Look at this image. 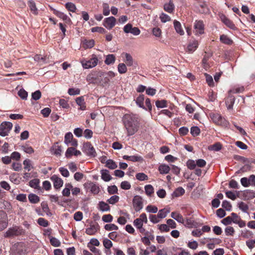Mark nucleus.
<instances>
[{
    "label": "nucleus",
    "mask_w": 255,
    "mask_h": 255,
    "mask_svg": "<svg viewBox=\"0 0 255 255\" xmlns=\"http://www.w3.org/2000/svg\"><path fill=\"white\" fill-rule=\"evenodd\" d=\"M123 122L127 131V135L131 136L138 130L139 122L138 118L132 114H126L123 118Z\"/></svg>",
    "instance_id": "1"
},
{
    "label": "nucleus",
    "mask_w": 255,
    "mask_h": 255,
    "mask_svg": "<svg viewBox=\"0 0 255 255\" xmlns=\"http://www.w3.org/2000/svg\"><path fill=\"white\" fill-rule=\"evenodd\" d=\"M25 231L21 227L15 226L9 228L5 233L4 237L6 238L13 237L23 235Z\"/></svg>",
    "instance_id": "2"
},
{
    "label": "nucleus",
    "mask_w": 255,
    "mask_h": 255,
    "mask_svg": "<svg viewBox=\"0 0 255 255\" xmlns=\"http://www.w3.org/2000/svg\"><path fill=\"white\" fill-rule=\"evenodd\" d=\"M26 248L24 243H18L14 244L11 252L12 255H24L26 252Z\"/></svg>",
    "instance_id": "3"
},
{
    "label": "nucleus",
    "mask_w": 255,
    "mask_h": 255,
    "mask_svg": "<svg viewBox=\"0 0 255 255\" xmlns=\"http://www.w3.org/2000/svg\"><path fill=\"white\" fill-rule=\"evenodd\" d=\"M98 62V59L95 55H93L92 58L89 60H82V65L84 68L89 69L95 67Z\"/></svg>",
    "instance_id": "4"
},
{
    "label": "nucleus",
    "mask_w": 255,
    "mask_h": 255,
    "mask_svg": "<svg viewBox=\"0 0 255 255\" xmlns=\"http://www.w3.org/2000/svg\"><path fill=\"white\" fill-rule=\"evenodd\" d=\"M12 127V124L9 122H4L0 125V135L5 136L8 134Z\"/></svg>",
    "instance_id": "5"
},
{
    "label": "nucleus",
    "mask_w": 255,
    "mask_h": 255,
    "mask_svg": "<svg viewBox=\"0 0 255 255\" xmlns=\"http://www.w3.org/2000/svg\"><path fill=\"white\" fill-rule=\"evenodd\" d=\"M143 199L139 195H135L132 199V204L134 210L139 212L143 208Z\"/></svg>",
    "instance_id": "6"
},
{
    "label": "nucleus",
    "mask_w": 255,
    "mask_h": 255,
    "mask_svg": "<svg viewBox=\"0 0 255 255\" xmlns=\"http://www.w3.org/2000/svg\"><path fill=\"white\" fill-rule=\"evenodd\" d=\"M210 117L217 125L226 126L228 124V122L219 114H212Z\"/></svg>",
    "instance_id": "7"
},
{
    "label": "nucleus",
    "mask_w": 255,
    "mask_h": 255,
    "mask_svg": "<svg viewBox=\"0 0 255 255\" xmlns=\"http://www.w3.org/2000/svg\"><path fill=\"white\" fill-rule=\"evenodd\" d=\"M115 76V74L113 71H109L105 73L102 78L100 79V83L103 86H107L110 80V79L114 78Z\"/></svg>",
    "instance_id": "8"
},
{
    "label": "nucleus",
    "mask_w": 255,
    "mask_h": 255,
    "mask_svg": "<svg viewBox=\"0 0 255 255\" xmlns=\"http://www.w3.org/2000/svg\"><path fill=\"white\" fill-rule=\"evenodd\" d=\"M84 152L89 156L95 157L97 155L95 148L90 142H86L84 144Z\"/></svg>",
    "instance_id": "9"
},
{
    "label": "nucleus",
    "mask_w": 255,
    "mask_h": 255,
    "mask_svg": "<svg viewBox=\"0 0 255 255\" xmlns=\"http://www.w3.org/2000/svg\"><path fill=\"white\" fill-rule=\"evenodd\" d=\"M116 19L114 16L106 18L103 21V25L108 29H111L115 25Z\"/></svg>",
    "instance_id": "10"
},
{
    "label": "nucleus",
    "mask_w": 255,
    "mask_h": 255,
    "mask_svg": "<svg viewBox=\"0 0 255 255\" xmlns=\"http://www.w3.org/2000/svg\"><path fill=\"white\" fill-rule=\"evenodd\" d=\"M7 214L2 210H0V230L5 229L7 225Z\"/></svg>",
    "instance_id": "11"
},
{
    "label": "nucleus",
    "mask_w": 255,
    "mask_h": 255,
    "mask_svg": "<svg viewBox=\"0 0 255 255\" xmlns=\"http://www.w3.org/2000/svg\"><path fill=\"white\" fill-rule=\"evenodd\" d=\"M50 179L53 182V185L55 189H59L63 186V180L61 178L58 177L56 175H52Z\"/></svg>",
    "instance_id": "12"
},
{
    "label": "nucleus",
    "mask_w": 255,
    "mask_h": 255,
    "mask_svg": "<svg viewBox=\"0 0 255 255\" xmlns=\"http://www.w3.org/2000/svg\"><path fill=\"white\" fill-rule=\"evenodd\" d=\"M196 34H202L204 32V25L202 21H196L194 24Z\"/></svg>",
    "instance_id": "13"
},
{
    "label": "nucleus",
    "mask_w": 255,
    "mask_h": 255,
    "mask_svg": "<svg viewBox=\"0 0 255 255\" xmlns=\"http://www.w3.org/2000/svg\"><path fill=\"white\" fill-rule=\"evenodd\" d=\"M81 154V151L77 150L75 148L73 147L68 148L65 153V156L68 158L71 157V156L73 155L75 156H78Z\"/></svg>",
    "instance_id": "14"
},
{
    "label": "nucleus",
    "mask_w": 255,
    "mask_h": 255,
    "mask_svg": "<svg viewBox=\"0 0 255 255\" xmlns=\"http://www.w3.org/2000/svg\"><path fill=\"white\" fill-rule=\"evenodd\" d=\"M222 21L228 27L232 29H236L235 25L232 21L228 19L225 15L222 14L220 16Z\"/></svg>",
    "instance_id": "15"
},
{
    "label": "nucleus",
    "mask_w": 255,
    "mask_h": 255,
    "mask_svg": "<svg viewBox=\"0 0 255 255\" xmlns=\"http://www.w3.org/2000/svg\"><path fill=\"white\" fill-rule=\"evenodd\" d=\"M235 100V97L229 93V95L225 101L226 105L228 110L233 109Z\"/></svg>",
    "instance_id": "16"
},
{
    "label": "nucleus",
    "mask_w": 255,
    "mask_h": 255,
    "mask_svg": "<svg viewBox=\"0 0 255 255\" xmlns=\"http://www.w3.org/2000/svg\"><path fill=\"white\" fill-rule=\"evenodd\" d=\"M99 226L97 223L95 225H90L89 228H88L86 230V233L89 235H93L96 233L99 230Z\"/></svg>",
    "instance_id": "17"
},
{
    "label": "nucleus",
    "mask_w": 255,
    "mask_h": 255,
    "mask_svg": "<svg viewBox=\"0 0 255 255\" xmlns=\"http://www.w3.org/2000/svg\"><path fill=\"white\" fill-rule=\"evenodd\" d=\"M53 13L58 17L62 19L64 21H65L66 22H70L71 21V19L70 18H69L67 15L64 14L63 12L56 10L55 9H53Z\"/></svg>",
    "instance_id": "18"
},
{
    "label": "nucleus",
    "mask_w": 255,
    "mask_h": 255,
    "mask_svg": "<svg viewBox=\"0 0 255 255\" xmlns=\"http://www.w3.org/2000/svg\"><path fill=\"white\" fill-rule=\"evenodd\" d=\"M198 46V42L197 40H194L191 42H190L188 44L187 50L189 53H193L196 50Z\"/></svg>",
    "instance_id": "19"
},
{
    "label": "nucleus",
    "mask_w": 255,
    "mask_h": 255,
    "mask_svg": "<svg viewBox=\"0 0 255 255\" xmlns=\"http://www.w3.org/2000/svg\"><path fill=\"white\" fill-rule=\"evenodd\" d=\"M174 8L175 6L172 0H170L168 3H165L163 7L164 10L168 13L173 12Z\"/></svg>",
    "instance_id": "20"
},
{
    "label": "nucleus",
    "mask_w": 255,
    "mask_h": 255,
    "mask_svg": "<svg viewBox=\"0 0 255 255\" xmlns=\"http://www.w3.org/2000/svg\"><path fill=\"white\" fill-rule=\"evenodd\" d=\"M101 178L105 181H109L112 179V177L109 174V171L107 169H103L101 171Z\"/></svg>",
    "instance_id": "21"
},
{
    "label": "nucleus",
    "mask_w": 255,
    "mask_h": 255,
    "mask_svg": "<svg viewBox=\"0 0 255 255\" xmlns=\"http://www.w3.org/2000/svg\"><path fill=\"white\" fill-rule=\"evenodd\" d=\"M28 5L31 11L34 15H37L38 14V10L35 2L33 0H30L28 1Z\"/></svg>",
    "instance_id": "22"
},
{
    "label": "nucleus",
    "mask_w": 255,
    "mask_h": 255,
    "mask_svg": "<svg viewBox=\"0 0 255 255\" xmlns=\"http://www.w3.org/2000/svg\"><path fill=\"white\" fill-rule=\"evenodd\" d=\"M76 103L80 107V109L81 110H85L86 109L85 103L84 99L83 96L77 98L76 99Z\"/></svg>",
    "instance_id": "23"
},
{
    "label": "nucleus",
    "mask_w": 255,
    "mask_h": 255,
    "mask_svg": "<svg viewBox=\"0 0 255 255\" xmlns=\"http://www.w3.org/2000/svg\"><path fill=\"white\" fill-rule=\"evenodd\" d=\"M171 217L179 223H184V219H183L182 216L179 213L175 212H172L171 214Z\"/></svg>",
    "instance_id": "24"
},
{
    "label": "nucleus",
    "mask_w": 255,
    "mask_h": 255,
    "mask_svg": "<svg viewBox=\"0 0 255 255\" xmlns=\"http://www.w3.org/2000/svg\"><path fill=\"white\" fill-rule=\"evenodd\" d=\"M124 159L128 160L129 161H131L133 162L139 161L142 160V158L141 156H128V155H124L123 157Z\"/></svg>",
    "instance_id": "25"
},
{
    "label": "nucleus",
    "mask_w": 255,
    "mask_h": 255,
    "mask_svg": "<svg viewBox=\"0 0 255 255\" xmlns=\"http://www.w3.org/2000/svg\"><path fill=\"white\" fill-rule=\"evenodd\" d=\"M185 193V190L181 187H178L172 194V197H178Z\"/></svg>",
    "instance_id": "26"
},
{
    "label": "nucleus",
    "mask_w": 255,
    "mask_h": 255,
    "mask_svg": "<svg viewBox=\"0 0 255 255\" xmlns=\"http://www.w3.org/2000/svg\"><path fill=\"white\" fill-rule=\"evenodd\" d=\"M173 24L176 31L181 35H183L184 32L181 28V25L179 21L175 20L174 21Z\"/></svg>",
    "instance_id": "27"
},
{
    "label": "nucleus",
    "mask_w": 255,
    "mask_h": 255,
    "mask_svg": "<svg viewBox=\"0 0 255 255\" xmlns=\"http://www.w3.org/2000/svg\"><path fill=\"white\" fill-rule=\"evenodd\" d=\"M28 199L29 202L32 204H36L39 202V197L35 194L31 193L28 195Z\"/></svg>",
    "instance_id": "28"
},
{
    "label": "nucleus",
    "mask_w": 255,
    "mask_h": 255,
    "mask_svg": "<svg viewBox=\"0 0 255 255\" xmlns=\"http://www.w3.org/2000/svg\"><path fill=\"white\" fill-rule=\"evenodd\" d=\"M158 170L161 174H167L169 173L170 168L166 164H161L159 166Z\"/></svg>",
    "instance_id": "29"
},
{
    "label": "nucleus",
    "mask_w": 255,
    "mask_h": 255,
    "mask_svg": "<svg viewBox=\"0 0 255 255\" xmlns=\"http://www.w3.org/2000/svg\"><path fill=\"white\" fill-rule=\"evenodd\" d=\"M144 100V96L143 95H140L136 99V104L140 108L145 109L143 105V102Z\"/></svg>",
    "instance_id": "30"
},
{
    "label": "nucleus",
    "mask_w": 255,
    "mask_h": 255,
    "mask_svg": "<svg viewBox=\"0 0 255 255\" xmlns=\"http://www.w3.org/2000/svg\"><path fill=\"white\" fill-rule=\"evenodd\" d=\"M116 57L114 54H109L106 56L105 62L107 65H110L114 63Z\"/></svg>",
    "instance_id": "31"
},
{
    "label": "nucleus",
    "mask_w": 255,
    "mask_h": 255,
    "mask_svg": "<svg viewBox=\"0 0 255 255\" xmlns=\"http://www.w3.org/2000/svg\"><path fill=\"white\" fill-rule=\"evenodd\" d=\"M99 209L103 211H108L110 209V206L106 203L101 201L99 203Z\"/></svg>",
    "instance_id": "32"
},
{
    "label": "nucleus",
    "mask_w": 255,
    "mask_h": 255,
    "mask_svg": "<svg viewBox=\"0 0 255 255\" xmlns=\"http://www.w3.org/2000/svg\"><path fill=\"white\" fill-rule=\"evenodd\" d=\"M39 179L35 178L30 180L29 183V185L31 187H32L34 189H39L40 188L39 186Z\"/></svg>",
    "instance_id": "33"
},
{
    "label": "nucleus",
    "mask_w": 255,
    "mask_h": 255,
    "mask_svg": "<svg viewBox=\"0 0 255 255\" xmlns=\"http://www.w3.org/2000/svg\"><path fill=\"white\" fill-rule=\"evenodd\" d=\"M106 166L111 169H115L117 168L118 166L112 159H108L106 162Z\"/></svg>",
    "instance_id": "34"
},
{
    "label": "nucleus",
    "mask_w": 255,
    "mask_h": 255,
    "mask_svg": "<svg viewBox=\"0 0 255 255\" xmlns=\"http://www.w3.org/2000/svg\"><path fill=\"white\" fill-rule=\"evenodd\" d=\"M183 224L185 226L188 228H192L193 226H195L196 223L192 218H189L186 219L185 220H184V223Z\"/></svg>",
    "instance_id": "35"
},
{
    "label": "nucleus",
    "mask_w": 255,
    "mask_h": 255,
    "mask_svg": "<svg viewBox=\"0 0 255 255\" xmlns=\"http://www.w3.org/2000/svg\"><path fill=\"white\" fill-rule=\"evenodd\" d=\"M220 40L222 43L228 45L231 44L233 43L232 40L224 34L220 36Z\"/></svg>",
    "instance_id": "36"
},
{
    "label": "nucleus",
    "mask_w": 255,
    "mask_h": 255,
    "mask_svg": "<svg viewBox=\"0 0 255 255\" xmlns=\"http://www.w3.org/2000/svg\"><path fill=\"white\" fill-rule=\"evenodd\" d=\"M89 185L91 188V191L92 193L97 194L99 192L100 190L98 186L93 183H90Z\"/></svg>",
    "instance_id": "37"
},
{
    "label": "nucleus",
    "mask_w": 255,
    "mask_h": 255,
    "mask_svg": "<svg viewBox=\"0 0 255 255\" xmlns=\"http://www.w3.org/2000/svg\"><path fill=\"white\" fill-rule=\"evenodd\" d=\"M95 41L93 39L87 40L84 42V47L86 48H91L94 46Z\"/></svg>",
    "instance_id": "38"
},
{
    "label": "nucleus",
    "mask_w": 255,
    "mask_h": 255,
    "mask_svg": "<svg viewBox=\"0 0 255 255\" xmlns=\"http://www.w3.org/2000/svg\"><path fill=\"white\" fill-rule=\"evenodd\" d=\"M73 136L71 132H69L65 134V137H64L65 143L66 144L68 145L70 143L71 141L73 139Z\"/></svg>",
    "instance_id": "39"
},
{
    "label": "nucleus",
    "mask_w": 255,
    "mask_h": 255,
    "mask_svg": "<svg viewBox=\"0 0 255 255\" xmlns=\"http://www.w3.org/2000/svg\"><path fill=\"white\" fill-rule=\"evenodd\" d=\"M118 70L120 74H124L127 72V68L124 63H120L118 65Z\"/></svg>",
    "instance_id": "40"
},
{
    "label": "nucleus",
    "mask_w": 255,
    "mask_h": 255,
    "mask_svg": "<svg viewBox=\"0 0 255 255\" xmlns=\"http://www.w3.org/2000/svg\"><path fill=\"white\" fill-rule=\"evenodd\" d=\"M66 8L72 12H75L76 10V5L72 2H67L65 4Z\"/></svg>",
    "instance_id": "41"
},
{
    "label": "nucleus",
    "mask_w": 255,
    "mask_h": 255,
    "mask_svg": "<svg viewBox=\"0 0 255 255\" xmlns=\"http://www.w3.org/2000/svg\"><path fill=\"white\" fill-rule=\"evenodd\" d=\"M190 132L193 136H196L200 134V129L198 127H193L191 128Z\"/></svg>",
    "instance_id": "42"
},
{
    "label": "nucleus",
    "mask_w": 255,
    "mask_h": 255,
    "mask_svg": "<svg viewBox=\"0 0 255 255\" xmlns=\"http://www.w3.org/2000/svg\"><path fill=\"white\" fill-rule=\"evenodd\" d=\"M169 212V211L166 210L165 209H163L160 210L158 211V213L157 214V217L161 219L164 218Z\"/></svg>",
    "instance_id": "43"
},
{
    "label": "nucleus",
    "mask_w": 255,
    "mask_h": 255,
    "mask_svg": "<svg viewBox=\"0 0 255 255\" xmlns=\"http://www.w3.org/2000/svg\"><path fill=\"white\" fill-rule=\"evenodd\" d=\"M144 189L146 194L148 196H151V195L153 193L154 189L152 185H147L144 187Z\"/></svg>",
    "instance_id": "44"
},
{
    "label": "nucleus",
    "mask_w": 255,
    "mask_h": 255,
    "mask_svg": "<svg viewBox=\"0 0 255 255\" xmlns=\"http://www.w3.org/2000/svg\"><path fill=\"white\" fill-rule=\"evenodd\" d=\"M196 166V163L193 160L189 159L187 162V166L190 170L195 169Z\"/></svg>",
    "instance_id": "45"
},
{
    "label": "nucleus",
    "mask_w": 255,
    "mask_h": 255,
    "mask_svg": "<svg viewBox=\"0 0 255 255\" xmlns=\"http://www.w3.org/2000/svg\"><path fill=\"white\" fill-rule=\"evenodd\" d=\"M21 148L25 152L28 154H31L34 152L33 148L28 145L22 146Z\"/></svg>",
    "instance_id": "46"
},
{
    "label": "nucleus",
    "mask_w": 255,
    "mask_h": 255,
    "mask_svg": "<svg viewBox=\"0 0 255 255\" xmlns=\"http://www.w3.org/2000/svg\"><path fill=\"white\" fill-rule=\"evenodd\" d=\"M135 177L139 181H144L148 179V176L143 173H138L136 174Z\"/></svg>",
    "instance_id": "47"
},
{
    "label": "nucleus",
    "mask_w": 255,
    "mask_h": 255,
    "mask_svg": "<svg viewBox=\"0 0 255 255\" xmlns=\"http://www.w3.org/2000/svg\"><path fill=\"white\" fill-rule=\"evenodd\" d=\"M38 224L43 227H46L48 226V221L43 218H40L37 220Z\"/></svg>",
    "instance_id": "48"
},
{
    "label": "nucleus",
    "mask_w": 255,
    "mask_h": 255,
    "mask_svg": "<svg viewBox=\"0 0 255 255\" xmlns=\"http://www.w3.org/2000/svg\"><path fill=\"white\" fill-rule=\"evenodd\" d=\"M166 103L167 102L165 100L156 101L155 102V105L157 108H163L167 107Z\"/></svg>",
    "instance_id": "49"
},
{
    "label": "nucleus",
    "mask_w": 255,
    "mask_h": 255,
    "mask_svg": "<svg viewBox=\"0 0 255 255\" xmlns=\"http://www.w3.org/2000/svg\"><path fill=\"white\" fill-rule=\"evenodd\" d=\"M18 95L23 100H26L27 97L28 93L24 89H20L18 92Z\"/></svg>",
    "instance_id": "50"
},
{
    "label": "nucleus",
    "mask_w": 255,
    "mask_h": 255,
    "mask_svg": "<svg viewBox=\"0 0 255 255\" xmlns=\"http://www.w3.org/2000/svg\"><path fill=\"white\" fill-rule=\"evenodd\" d=\"M126 62L128 66H131L133 64V59L132 56L128 53H126Z\"/></svg>",
    "instance_id": "51"
},
{
    "label": "nucleus",
    "mask_w": 255,
    "mask_h": 255,
    "mask_svg": "<svg viewBox=\"0 0 255 255\" xmlns=\"http://www.w3.org/2000/svg\"><path fill=\"white\" fill-rule=\"evenodd\" d=\"M105 229L107 231L117 230H118V227L113 224H106L105 226Z\"/></svg>",
    "instance_id": "52"
},
{
    "label": "nucleus",
    "mask_w": 255,
    "mask_h": 255,
    "mask_svg": "<svg viewBox=\"0 0 255 255\" xmlns=\"http://www.w3.org/2000/svg\"><path fill=\"white\" fill-rule=\"evenodd\" d=\"M239 208L240 210H242L244 212H247L249 207L245 203L241 202L239 203Z\"/></svg>",
    "instance_id": "53"
},
{
    "label": "nucleus",
    "mask_w": 255,
    "mask_h": 255,
    "mask_svg": "<svg viewBox=\"0 0 255 255\" xmlns=\"http://www.w3.org/2000/svg\"><path fill=\"white\" fill-rule=\"evenodd\" d=\"M103 245L105 248L110 249L113 246L112 242L108 239H105L103 240Z\"/></svg>",
    "instance_id": "54"
},
{
    "label": "nucleus",
    "mask_w": 255,
    "mask_h": 255,
    "mask_svg": "<svg viewBox=\"0 0 255 255\" xmlns=\"http://www.w3.org/2000/svg\"><path fill=\"white\" fill-rule=\"evenodd\" d=\"M222 206L227 211H230L232 209V205L231 203L227 200L223 201Z\"/></svg>",
    "instance_id": "55"
},
{
    "label": "nucleus",
    "mask_w": 255,
    "mask_h": 255,
    "mask_svg": "<svg viewBox=\"0 0 255 255\" xmlns=\"http://www.w3.org/2000/svg\"><path fill=\"white\" fill-rule=\"evenodd\" d=\"M31 96H32V98L33 100L37 101L41 98V93L39 90H37L35 92H34V93H32Z\"/></svg>",
    "instance_id": "56"
},
{
    "label": "nucleus",
    "mask_w": 255,
    "mask_h": 255,
    "mask_svg": "<svg viewBox=\"0 0 255 255\" xmlns=\"http://www.w3.org/2000/svg\"><path fill=\"white\" fill-rule=\"evenodd\" d=\"M131 185L129 182L127 181H123L121 184V188L124 190H128L130 188Z\"/></svg>",
    "instance_id": "57"
},
{
    "label": "nucleus",
    "mask_w": 255,
    "mask_h": 255,
    "mask_svg": "<svg viewBox=\"0 0 255 255\" xmlns=\"http://www.w3.org/2000/svg\"><path fill=\"white\" fill-rule=\"evenodd\" d=\"M160 19L161 21L164 23L167 21H169L171 20L170 16L164 13H162L160 15Z\"/></svg>",
    "instance_id": "58"
},
{
    "label": "nucleus",
    "mask_w": 255,
    "mask_h": 255,
    "mask_svg": "<svg viewBox=\"0 0 255 255\" xmlns=\"http://www.w3.org/2000/svg\"><path fill=\"white\" fill-rule=\"evenodd\" d=\"M119 200V197L117 195H114L108 200V202L111 204H115L118 202Z\"/></svg>",
    "instance_id": "59"
},
{
    "label": "nucleus",
    "mask_w": 255,
    "mask_h": 255,
    "mask_svg": "<svg viewBox=\"0 0 255 255\" xmlns=\"http://www.w3.org/2000/svg\"><path fill=\"white\" fill-rule=\"evenodd\" d=\"M113 219V216L111 214L105 215L102 217V220L105 223L111 222Z\"/></svg>",
    "instance_id": "60"
},
{
    "label": "nucleus",
    "mask_w": 255,
    "mask_h": 255,
    "mask_svg": "<svg viewBox=\"0 0 255 255\" xmlns=\"http://www.w3.org/2000/svg\"><path fill=\"white\" fill-rule=\"evenodd\" d=\"M51 244L54 247H59L60 245V241L56 238L51 237L50 240Z\"/></svg>",
    "instance_id": "61"
},
{
    "label": "nucleus",
    "mask_w": 255,
    "mask_h": 255,
    "mask_svg": "<svg viewBox=\"0 0 255 255\" xmlns=\"http://www.w3.org/2000/svg\"><path fill=\"white\" fill-rule=\"evenodd\" d=\"M146 210L147 212L152 213H156L158 211V209L156 206L152 205H148L146 208Z\"/></svg>",
    "instance_id": "62"
},
{
    "label": "nucleus",
    "mask_w": 255,
    "mask_h": 255,
    "mask_svg": "<svg viewBox=\"0 0 255 255\" xmlns=\"http://www.w3.org/2000/svg\"><path fill=\"white\" fill-rule=\"evenodd\" d=\"M23 164L24 165V168L29 171L30 170V167L31 166V161L28 159H26L23 161Z\"/></svg>",
    "instance_id": "63"
},
{
    "label": "nucleus",
    "mask_w": 255,
    "mask_h": 255,
    "mask_svg": "<svg viewBox=\"0 0 255 255\" xmlns=\"http://www.w3.org/2000/svg\"><path fill=\"white\" fill-rule=\"evenodd\" d=\"M108 191L110 194H114L118 192V188L116 185L108 187Z\"/></svg>",
    "instance_id": "64"
}]
</instances>
